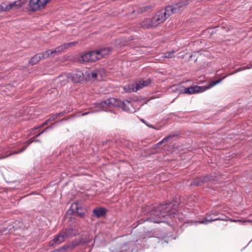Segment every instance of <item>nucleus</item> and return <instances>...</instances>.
I'll return each mask as SVG.
<instances>
[{
  "instance_id": "cd10ccee",
  "label": "nucleus",
  "mask_w": 252,
  "mask_h": 252,
  "mask_svg": "<svg viewBox=\"0 0 252 252\" xmlns=\"http://www.w3.org/2000/svg\"><path fill=\"white\" fill-rule=\"evenodd\" d=\"M172 137H173V136L172 135H169L168 136H167L166 137L164 138V139H162V140L159 142V143H163L166 141H167L168 139H169L170 138H172Z\"/></svg>"
},
{
  "instance_id": "9b49d317",
  "label": "nucleus",
  "mask_w": 252,
  "mask_h": 252,
  "mask_svg": "<svg viewBox=\"0 0 252 252\" xmlns=\"http://www.w3.org/2000/svg\"><path fill=\"white\" fill-rule=\"evenodd\" d=\"M188 4V1L186 0L185 2H180L172 5L167 6L166 7L165 9L168 13H170V16L173 13L178 12L184 6Z\"/></svg>"
},
{
  "instance_id": "2eb2a0df",
  "label": "nucleus",
  "mask_w": 252,
  "mask_h": 252,
  "mask_svg": "<svg viewBox=\"0 0 252 252\" xmlns=\"http://www.w3.org/2000/svg\"><path fill=\"white\" fill-rule=\"evenodd\" d=\"M65 44H63L59 46L54 50H48L46 51L48 53V57L51 56H55V55H59L61 54L63 51L67 49Z\"/></svg>"
},
{
  "instance_id": "dca6fc26",
  "label": "nucleus",
  "mask_w": 252,
  "mask_h": 252,
  "mask_svg": "<svg viewBox=\"0 0 252 252\" xmlns=\"http://www.w3.org/2000/svg\"><path fill=\"white\" fill-rule=\"evenodd\" d=\"M78 245L77 243H72L68 245H64L60 248L55 250L53 252H69Z\"/></svg>"
},
{
  "instance_id": "7ed1b4c3",
  "label": "nucleus",
  "mask_w": 252,
  "mask_h": 252,
  "mask_svg": "<svg viewBox=\"0 0 252 252\" xmlns=\"http://www.w3.org/2000/svg\"><path fill=\"white\" fill-rule=\"evenodd\" d=\"M78 233L77 230L73 228L66 229L56 235L53 240L49 242L50 246L59 245L68 238L76 235Z\"/></svg>"
},
{
  "instance_id": "f257e3e1",
  "label": "nucleus",
  "mask_w": 252,
  "mask_h": 252,
  "mask_svg": "<svg viewBox=\"0 0 252 252\" xmlns=\"http://www.w3.org/2000/svg\"><path fill=\"white\" fill-rule=\"evenodd\" d=\"M173 207L172 203H168L164 204H161L158 206L156 209L153 210L150 212L151 217L148 218L146 220H149L155 223H159L163 221L162 218L174 214V212L171 211V208Z\"/></svg>"
},
{
  "instance_id": "473e14b6",
  "label": "nucleus",
  "mask_w": 252,
  "mask_h": 252,
  "mask_svg": "<svg viewBox=\"0 0 252 252\" xmlns=\"http://www.w3.org/2000/svg\"><path fill=\"white\" fill-rule=\"evenodd\" d=\"M78 214L81 217H83L84 216V214L82 213H78Z\"/></svg>"
},
{
  "instance_id": "72a5a7b5",
  "label": "nucleus",
  "mask_w": 252,
  "mask_h": 252,
  "mask_svg": "<svg viewBox=\"0 0 252 252\" xmlns=\"http://www.w3.org/2000/svg\"><path fill=\"white\" fill-rule=\"evenodd\" d=\"M89 113H90V112H86V113H84L82 114V116H85V115H86L87 114H88Z\"/></svg>"
},
{
  "instance_id": "f03ea898",
  "label": "nucleus",
  "mask_w": 252,
  "mask_h": 252,
  "mask_svg": "<svg viewBox=\"0 0 252 252\" xmlns=\"http://www.w3.org/2000/svg\"><path fill=\"white\" fill-rule=\"evenodd\" d=\"M97 107L101 108L102 110L107 111L109 108L114 107H120L127 112H132L130 110L131 102L128 100L122 101L114 98H110L107 100L98 103Z\"/></svg>"
},
{
  "instance_id": "2f4dec72",
  "label": "nucleus",
  "mask_w": 252,
  "mask_h": 252,
  "mask_svg": "<svg viewBox=\"0 0 252 252\" xmlns=\"http://www.w3.org/2000/svg\"><path fill=\"white\" fill-rule=\"evenodd\" d=\"M210 214L214 216H216L220 214V213L218 211L216 212H211Z\"/></svg>"
},
{
  "instance_id": "412c9836",
  "label": "nucleus",
  "mask_w": 252,
  "mask_h": 252,
  "mask_svg": "<svg viewBox=\"0 0 252 252\" xmlns=\"http://www.w3.org/2000/svg\"><path fill=\"white\" fill-rule=\"evenodd\" d=\"M106 214V209L98 208L94 210L93 214L94 216L99 218L104 216Z\"/></svg>"
},
{
  "instance_id": "c756f323",
  "label": "nucleus",
  "mask_w": 252,
  "mask_h": 252,
  "mask_svg": "<svg viewBox=\"0 0 252 252\" xmlns=\"http://www.w3.org/2000/svg\"><path fill=\"white\" fill-rule=\"evenodd\" d=\"M246 69H251L252 68V62H251L250 63L247 64L246 66H245Z\"/></svg>"
},
{
  "instance_id": "f704fd0d",
  "label": "nucleus",
  "mask_w": 252,
  "mask_h": 252,
  "mask_svg": "<svg viewBox=\"0 0 252 252\" xmlns=\"http://www.w3.org/2000/svg\"><path fill=\"white\" fill-rule=\"evenodd\" d=\"M34 142H40V140H35L34 139Z\"/></svg>"
},
{
  "instance_id": "39448f33",
  "label": "nucleus",
  "mask_w": 252,
  "mask_h": 252,
  "mask_svg": "<svg viewBox=\"0 0 252 252\" xmlns=\"http://www.w3.org/2000/svg\"><path fill=\"white\" fill-rule=\"evenodd\" d=\"M169 16L170 13H168L165 8L158 11L153 17L154 25H155V27H157L164 22Z\"/></svg>"
},
{
  "instance_id": "a878e982",
  "label": "nucleus",
  "mask_w": 252,
  "mask_h": 252,
  "mask_svg": "<svg viewBox=\"0 0 252 252\" xmlns=\"http://www.w3.org/2000/svg\"><path fill=\"white\" fill-rule=\"evenodd\" d=\"M151 8L152 7L151 6H146L142 7L140 8L141 12H144L147 10H148L151 9Z\"/></svg>"
},
{
  "instance_id": "9d476101",
  "label": "nucleus",
  "mask_w": 252,
  "mask_h": 252,
  "mask_svg": "<svg viewBox=\"0 0 252 252\" xmlns=\"http://www.w3.org/2000/svg\"><path fill=\"white\" fill-rule=\"evenodd\" d=\"M207 215V219H205L204 220H202L198 221V223H201V224H207L209 223L212 222L214 221L219 220L225 221H230L232 222H238V221L242 222V220H232L229 219L228 217H227L226 216H223V217H222V218L219 217V218H213L211 217V215H212L210 213L208 214Z\"/></svg>"
},
{
  "instance_id": "5701e85b",
  "label": "nucleus",
  "mask_w": 252,
  "mask_h": 252,
  "mask_svg": "<svg viewBox=\"0 0 252 252\" xmlns=\"http://www.w3.org/2000/svg\"><path fill=\"white\" fill-rule=\"evenodd\" d=\"M246 70V68H245V66L241 67H239L236 70H235L234 72L228 74L227 75H226L225 76H224L222 79L223 80L224 78H225L227 76H230V75H233V74H235V73H237L238 72H239V71H243V70Z\"/></svg>"
},
{
  "instance_id": "393cba45",
  "label": "nucleus",
  "mask_w": 252,
  "mask_h": 252,
  "mask_svg": "<svg viewBox=\"0 0 252 252\" xmlns=\"http://www.w3.org/2000/svg\"><path fill=\"white\" fill-rule=\"evenodd\" d=\"M78 43V41H73L69 43H65L66 45V48H68L70 46H75Z\"/></svg>"
},
{
  "instance_id": "e433bc0d",
  "label": "nucleus",
  "mask_w": 252,
  "mask_h": 252,
  "mask_svg": "<svg viewBox=\"0 0 252 252\" xmlns=\"http://www.w3.org/2000/svg\"><path fill=\"white\" fill-rule=\"evenodd\" d=\"M246 221L250 222L251 220H246Z\"/></svg>"
},
{
  "instance_id": "7c9ffc66",
  "label": "nucleus",
  "mask_w": 252,
  "mask_h": 252,
  "mask_svg": "<svg viewBox=\"0 0 252 252\" xmlns=\"http://www.w3.org/2000/svg\"><path fill=\"white\" fill-rule=\"evenodd\" d=\"M50 0H42V4L43 5V6L44 7Z\"/></svg>"
},
{
  "instance_id": "b1692460",
  "label": "nucleus",
  "mask_w": 252,
  "mask_h": 252,
  "mask_svg": "<svg viewBox=\"0 0 252 252\" xmlns=\"http://www.w3.org/2000/svg\"><path fill=\"white\" fill-rule=\"evenodd\" d=\"M174 51L166 52L164 54V57L165 58H172L174 57Z\"/></svg>"
},
{
  "instance_id": "1a4fd4ad",
  "label": "nucleus",
  "mask_w": 252,
  "mask_h": 252,
  "mask_svg": "<svg viewBox=\"0 0 252 252\" xmlns=\"http://www.w3.org/2000/svg\"><path fill=\"white\" fill-rule=\"evenodd\" d=\"M152 82L150 78L146 80H141L137 81L134 84L128 86L130 92H136L138 90L143 89L145 87L149 86Z\"/></svg>"
},
{
  "instance_id": "4be33fe9",
  "label": "nucleus",
  "mask_w": 252,
  "mask_h": 252,
  "mask_svg": "<svg viewBox=\"0 0 252 252\" xmlns=\"http://www.w3.org/2000/svg\"><path fill=\"white\" fill-rule=\"evenodd\" d=\"M65 114V112L63 111L60 113H58L56 114H52L50 115L49 118L47 119L48 121L51 122L56 119L58 117L63 116Z\"/></svg>"
},
{
  "instance_id": "c9c22d12",
  "label": "nucleus",
  "mask_w": 252,
  "mask_h": 252,
  "mask_svg": "<svg viewBox=\"0 0 252 252\" xmlns=\"http://www.w3.org/2000/svg\"><path fill=\"white\" fill-rule=\"evenodd\" d=\"M127 244H126V245H124V246H123V248H124L125 247H127Z\"/></svg>"
},
{
  "instance_id": "423d86ee",
  "label": "nucleus",
  "mask_w": 252,
  "mask_h": 252,
  "mask_svg": "<svg viewBox=\"0 0 252 252\" xmlns=\"http://www.w3.org/2000/svg\"><path fill=\"white\" fill-rule=\"evenodd\" d=\"M24 0H18L13 2L5 1L0 4V13L9 11L12 8H18L21 7Z\"/></svg>"
},
{
  "instance_id": "f3484780",
  "label": "nucleus",
  "mask_w": 252,
  "mask_h": 252,
  "mask_svg": "<svg viewBox=\"0 0 252 252\" xmlns=\"http://www.w3.org/2000/svg\"><path fill=\"white\" fill-rule=\"evenodd\" d=\"M211 178V177L209 176L196 178L191 182V184L195 186H201L203 183L210 181Z\"/></svg>"
},
{
  "instance_id": "6ab92c4d",
  "label": "nucleus",
  "mask_w": 252,
  "mask_h": 252,
  "mask_svg": "<svg viewBox=\"0 0 252 252\" xmlns=\"http://www.w3.org/2000/svg\"><path fill=\"white\" fill-rule=\"evenodd\" d=\"M36 138L35 136H34V137H33L32 138H31L30 139H29L28 141V144L24 147H23L22 149H21L19 151H15L9 155H4V156H1L0 157V159H2V158H6V157H8L9 156H10V155H13V154H19L20 153H22V152H23L24 151H25L26 148H27V147L30 145L32 143L34 142V138Z\"/></svg>"
},
{
  "instance_id": "6e6552de",
  "label": "nucleus",
  "mask_w": 252,
  "mask_h": 252,
  "mask_svg": "<svg viewBox=\"0 0 252 252\" xmlns=\"http://www.w3.org/2000/svg\"><path fill=\"white\" fill-rule=\"evenodd\" d=\"M97 54L92 51L88 53H84L77 57V61L80 63H86L88 62H94L98 61V58L96 57Z\"/></svg>"
},
{
  "instance_id": "c85d7f7f",
  "label": "nucleus",
  "mask_w": 252,
  "mask_h": 252,
  "mask_svg": "<svg viewBox=\"0 0 252 252\" xmlns=\"http://www.w3.org/2000/svg\"><path fill=\"white\" fill-rule=\"evenodd\" d=\"M51 128V127L50 126H48L44 130H43V131H42L41 132H40L38 134L36 135L35 136V137H38L39 135H40L41 134H42V133H43L44 132H45V131H46L48 129Z\"/></svg>"
},
{
  "instance_id": "aec40b11",
  "label": "nucleus",
  "mask_w": 252,
  "mask_h": 252,
  "mask_svg": "<svg viewBox=\"0 0 252 252\" xmlns=\"http://www.w3.org/2000/svg\"><path fill=\"white\" fill-rule=\"evenodd\" d=\"M153 18H146L141 23V26L143 28H149L155 27L154 25Z\"/></svg>"
},
{
  "instance_id": "bb28decb",
  "label": "nucleus",
  "mask_w": 252,
  "mask_h": 252,
  "mask_svg": "<svg viewBox=\"0 0 252 252\" xmlns=\"http://www.w3.org/2000/svg\"><path fill=\"white\" fill-rule=\"evenodd\" d=\"M49 122L48 121V120H46V121H45V122H44V123H43V124H42L40 126H38V127H35V128H34V129H38V128H39L42 127L44 126H45V125H47V124L49 123Z\"/></svg>"
},
{
  "instance_id": "20e7f679",
  "label": "nucleus",
  "mask_w": 252,
  "mask_h": 252,
  "mask_svg": "<svg viewBox=\"0 0 252 252\" xmlns=\"http://www.w3.org/2000/svg\"><path fill=\"white\" fill-rule=\"evenodd\" d=\"M222 79H219L215 81H212L209 83L208 86L200 87L198 86H194L192 87L185 88L184 90L183 93L184 94H192L195 93H198L203 92L208 89H210L215 85L220 83Z\"/></svg>"
},
{
  "instance_id": "f8f14e48",
  "label": "nucleus",
  "mask_w": 252,
  "mask_h": 252,
  "mask_svg": "<svg viewBox=\"0 0 252 252\" xmlns=\"http://www.w3.org/2000/svg\"><path fill=\"white\" fill-rule=\"evenodd\" d=\"M48 58V53L46 51L36 54L31 58L29 62L31 65H33L36 64L40 60Z\"/></svg>"
},
{
  "instance_id": "4468645a",
  "label": "nucleus",
  "mask_w": 252,
  "mask_h": 252,
  "mask_svg": "<svg viewBox=\"0 0 252 252\" xmlns=\"http://www.w3.org/2000/svg\"><path fill=\"white\" fill-rule=\"evenodd\" d=\"M112 49L110 47H104L94 51L97 54L95 56L98 58V60H99L109 55Z\"/></svg>"
},
{
  "instance_id": "a211bd4d",
  "label": "nucleus",
  "mask_w": 252,
  "mask_h": 252,
  "mask_svg": "<svg viewBox=\"0 0 252 252\" xmlns=\"http://www.w3.org/2000/svg\"><path fill=\"white\" fill-rule=\"evenodd\" d=\"M102 72H103L102 70H94L92 71L91 72H88L87 76H88L90 80L92 79L94 80L95 79H98V76H102Z\"/></svg>"
},
{
  "instance_id": "0eeeda50",
  "label": "nucleus",
  "mask_w": 252,
  "mask_h": 252,
  "mask_svg": "<svg viewBox=\"0 0 252 252\" xmlns=\"http://www.w3.org/2000/svg\"><path fill=\"white\" fill-rule=\"evenodd\" d=\"M62 78H68L73 82L77 83L83 80L84 74L82 71L76 70L68 74L61 75L58 79L61 80Z\"/></svg>"
},
{
  "instance_id": "ddd939ff",
  "label": "nucleus",
  "mask_w": 252,
  "mask_h": 252,
  "mask_svg": "<svg viewBox=\"0 0 252 252\" xmlns=\"http://www.w3.org/2000/svg\"><path fill=\"white\" fill-rule=\"evenodd\" d=\"M29 7V10L32 11H35L44 7L42 0H30Z\"/></svg>"
}]
</instances>
